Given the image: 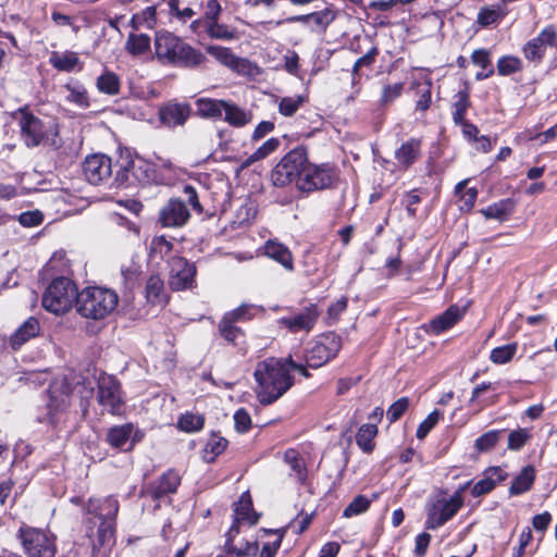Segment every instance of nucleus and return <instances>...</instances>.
<instances>
[{"instance_id":"13","label":"nucleus","mask_w":557,"mask_h":557,"mask_svg":"<svg viewBox=\"0 0 557 557\" xmlns=\"http://www.w3.org/2000/svg\"><path fill=\"white\" fill-rule=\"evenodd\" d=\"M98 403L110 413H117L123 405L121 386L119 381L108 374H100L98 377Z\"/></svg>"},{"instance_id":"50","label":"nucleus","mask_w":557,"mask_h":557,"mask_svg":"<svg viewBox=\"0 0 557 557\" xmlns=\"http://www.w3.org/2000/svg\"><path fill=\"white\" fill-rule=\"evenodd\" d=\"M219 332L225 341L232 344H236L237 339L243 336L242 330L225 318H222L219 323Z\"/></svg>"},{"instance_id":"63","label":"nucleus","mask_w":557,"mask_h":557,"mask_svg":"<svg viewBox=\"0 0 557 557\" xmlns=\"http://www.w3.org/2000/svg\"><path fill=\"white\" fill-rule=\"evenodd\" d=\"M137 15L146 28H154L157 24V8L154 5L147 7L145 10L137 13Z\"/></svg>"},{"instance_id":"35","label":"nucleus","mask_w":557,"mask_h":557,"mask_svg":"<svg viewBox=\"0 0 557 557\" xmlns=\"http://www.w3.org/2000/svg\"><path fill=\"white\" fill-rule=\"evenodd\" d=\"M79 59L77 53L67 51L64 53L53 52L50 57L51 65L58 71L62 72H72L75 66L78 64Z\"/></svg>"},{"instance_id":"41","label":"nucleus","mask_w":557,"mask_h":557,"mask_svg":"<svg viewBox=\"0 0 557 557\" xmlns=\"http://www.w3.org/2000/svg\"><path fill=\"white\" fill-rule=\"evenodd\" d=\"M65 88L69 91L67 101L75 103L81 108L89 107V98L86 88L81 84H67Z\"/></svg>"},{"instance_id":"22","label":"nucleus","mask_w":557,"mask_h":557,"mask_svg":"<svg viewBox=\"0 0 557 557\" xmlns=\"http://www.w3.org/2000/svg\"><path fill=\"white\" fill-rule=\"evenodd\" d=\"M263 252L267 257L280 263L286 271L294 270L293 253L284 244L275 239H269L263 245Z\"/></svg>"},{"instance_id":"6","label":"nucleus","mask_w":557,"mask_h":557,"mask_svg":"<svg viewBox=\"0 0 557 557\" xmlns=\"http://www.w3.org/2000/svg\"><path fill=\"white\" fill-rule=\"evenodd\" d=\"M308 162V153L305 147H296L287 152L273 168L271 180L274 186L285 187L292 183L296 184L302 175Z\"/></svg>"},{"instance_id":"16","label":"nucleus","mask_w":557,"mask_h":557,"mask_svg":"<svg viewBox=\"0 0 557 557\" xmlns=\"http://www.w3.org/2000/svg\"><path fill=\"white\" fill-rule=\"evenodd\" d=\"M196 268L183 257H174L170 261L169 285L173 290L190 288L194 284Z\"/></svg>"},{"instance_id":"30","label":"nucleus","mask_w":557,"mask_h":557,"mask_svg":"<svg viewBox=\"0 0 557 557\" xmlns=\"http://www.w3.org/2000/svg\"><path fill=\"white\" fill-rule=\"evenodd\" d=\"M535 480V469L533 466H525L520 473L513 479L510 487V495H521L530 491Z\"/></svg>"},{"instance_id":"61","label":"nucleus","mask_w":557,"mask_h":557,"mask_svg":"<svg viewBox=\"0 0 557 557\" xmlns=\"http://www.w3.org/2000/svg\"><path fill=\"white\" fill-rule=\"evenodd\" d=\"M431 103V83L419 85V99L416 104V109L419 111H425L429 109Z\"/></svg>"},{"instance_id":"5","label":"nucleus","mask_w":557,"mask_h":557,"mask_svg":"<svg viewBox=\"0 0 557 557\" xmlns=\"http://www.w3.org/2000/svg\"><path fill=\"white\" fill-rule=\"evenodd\" d=\"M116 166L114 181L119 186L145 185L154 180V166L143 158H133L128 151L121 153Z\"/></svg>"},{"instance_id":"18","label":"nucleus","mask_w":557,"mask_h":557,"mask_svg":"<svg viewBox=\"0 0 557 557\" xmlns=\"http://www.w3.org/2000/svg\"><path fill=\"white\" fill-rule=\"evenodd\" d=\"M191 114V107L187 102L169 101L159 108L160 122L169 127L183 126Z\"/></svg>"},{"instance_id":"34","label":"nucleus","mask_w":557,"mask_h":557,"mask_svg":"<svg viewBox=\"0 0 557 557\" xmlns=\"http://www.w3.org/2000/svg\"><path fill=\"white\" fill-rule=\"evenodd\" d=\"M96 86L100 92L114 96L120 92L121 82L115 73L111 71H104L97 78Z\"/></svg>"},{"instance_id":"39","label":"nucleus","mask_w":557,"mask_h":557,"mask_svg":"<svg viewBox=\"0 0 557 557\" xmlns=\"http://www.w3.org/2000/svg\"><path fill=\"white\" fill-rule=\"evenodd\" d=\"M456 100L453 104V121L455 124L463 123L466 120V113L470 106L469 94L467 90H460L455 96Z\"/></svg>"},{"instance_id":"55","label":"nucleus","mask_w":557,"mask_h":557,"mask_svg":"<svg viewBox=\"0 0 557 557\" xmlns=\"http://www.w3.org/2000/svg\"><path fill=\"white\" fill-rule=\"evenodd\" d=\"M442 417L441 411L433 410L418 426L416 436L423 440L431 430L437 424Z\"/></svg>"},{"instance_id":"44","label":"nucleus","mask_w":557,"mask_h":557,"mask_svg":"<svg viewBox=\"0 0 557 557\" xmlns=\"http://www.w3.org/2000/svg\"><path fill=\"white\" fill-rule=\"evenodd\" d=\"M522 70V62L518 57L504 55L497 61V71L502 76H507Z\"/></svg>"},{"instance_id":"20","label":"nucleus","mask_w":557,"mask_h":557,"mask_svg":"<svg viewBox=\"0 0 557 557\" xmlns=\"http://www.w3.org/2000/svg\"><path fill=\"white\" fill-rule=\"evenodd\" d=\"M180 484V474L175 470L170 469L150 484L148 493L153 499H161L170 494L176 493Z\"/></svg>"},{"instance_id":"54","label":"nucleus","mask_w":557,"mask_h":557,"mask_svg":"<svg viewBox=\"0 0 557 557\" xmlns=\"http://www.w3.org/2000/svg\"><path fill=\"white\" fill-rule=\"evenodd\" d=\"M410 400L408 397H400L395 403H393L386 411L387 420L393 423L401 418V416L407 411L409 407Z\"/></svg>"},{"instance_id":"47","label":"nucleus","mask_w":557,"mask_h":557,"mask_svg":"<svg viewBox=\"0 0 557 557\" xmlns=\"http://www.w3.org/2000/svg\"><path fill=\"white\" fill-rule=\"evenodd\" d=\"M203 423L205 419L201 414L188 412L180 418L177 425L181 430L190 433L201 430Z\"/></svg>"},{"instance_id":"8","label":"nucleus","mask_w":557,"mask_h":557,"mask_svg":"<svg viewBox=\"0 0 557 557\" xmlns=\"http://www.w3.org/2000/svg\"><path fill=\"white\" fill-rule=\"evenodd\" d=\"M119 511V502L113 497L103 499L90 498L87 505V512L98 517L101 522L98 527L97 535L100 545L110 542L114 533L113 521Z\"/></svg>"},{"instance_id":"58","label":"nucleus","mask_w":557,"mask_h":557,"mask_svg":"<svg viewBox=\"0 0 557 557\" xmlns=\"http://www.w3.org/2000/svg\"><path fill=\"white\" fill-rule=\"evenodd\" d=\"M309 17L315 25L325 29L335 20V14L331 10L324 9L309 13Z\"/></svg>"},{"instance_id":"2","label":"nucleus","mask_w":557,"mask_h":557,"mask_svg":"<svg viewBox=\"0 0 557 557\" xmlns=\"http://www.w3.org/2000/svg\"><path fill=\"white\" fill-rule=\"evenodd\" d=\"M21 138L27 148L40 145L58 149L61 147L59 125L52 119L41 120L27 109H22L17 114Z\"/></svg>"},{"instance_id":"38","label":"nucleus","mask_w":557,"mask_h":557,"mask_svg":"<svg viewBox=\"0 0 557 557\" xmlns=\"http://www.w3.org/2000/svg\"><path fill=\"white\" fill-rule=\"evenodd\" d=\"M126 49L133 55H139L150 49V37L146 34H129Z\"/></svg>"},{"instance_id":"27","label":"nucleus","mask_w":557,"mask_h":557,"mask_svg":"<svg viewBox=\"0 0 557 557\" xmlns=\"http://www.w3.org/2000/svg\"><path fill=\"white\" fill-rule=\"evenodd\" d=\"M226 101L223 99L199 98L195 102L197 114L205 119L222 120Z\"/></svg>"},{"instance_id":"49","label":"nucleus","mask_w":557,"mask_h":557,"mask_svg":"<svg viewBox=\"0 0 557 557\" xmlns=\"http://www.w3.org/2000/svg\"><path fill=\"white\" fill-rule=\"evenodd\" d=\"M70 406V395L67 393H61L60 399L57 396V391L52 389L50 395V401L48 404L50 421L54 422V416L59 411L65 410Z\"/></svg>"},{"instance_id":"42","label":"nucleus","mask_w":557,"mask_h":557,"mask_svg":"<svg viewBox=\"0 0 557 557\" xmlns=\"http://www.w3.org/2000/svg\"><path fill=\"white\" fill-rule=\"evenodd\" d=\"M226 446L227 441L224 437L212 434L205 447V459L213 461L216 456L224 451Z\"/></svg>"},{"instance_id":"43","label":"nucleus","mask_w":557,"mask_h":557,"mask_svg":"<svg viewBox=\"0 0 557 557\" xmlns=\"http://www.w3.org/2000/svg\"><path fill=\"white\" fill-rule=\"evenodd\" d=\"M280 144L281 141L278 138L272 137L268 139L253 153L249 156V158L247 159V163L250 164L262 159H265L267 157H269L271 153L278 149Z\"/></svg>"},{"instance_id":"37","label":"nucleus","mask_w":557,"mask_h":557,"mask_svg":"<svg viewBox=\"0 0 557 557\" xmlns=\"http://www.w3.org/2000/svg\"><path fill=\"white\" fill-rule=\"evenodd\" d=\"M517 350V343L495 347L490 354V360L495 364H506L513 359Z\"/></svg>"},{"instance_id":"23","label":"nucleus","mask_w":557,"mask_h":557,"mask_svg":"<svg viewBox=\"0 0 557 557\" xmlns=\"http://www.w3.org/2000/svg\"><path fill=\"white\" fill-rule=\"evenodd\" d=\"M133 424L126 423L123 425H115L108 430L107 442L113 448L120 450H131L133 448V441L131 436L133 434Z\"/></svg>"},{"instance_id":"1","label":"nucleus","mask_w":557,"mask_h":557,"mask_svg":"<svg viewBox=\"0 0 557 557\" xmlns=\"http://www.w3.org/2000/svg\"><path fill=\"white\" fill-rule=\"evenodd\" d=\"M258 383V398L261 404L270 405L282 397L293 385L286 358H267L255 370Z\"/></svg>"},{"instance_id":"25","label":"nucleus","mask_w":557,"mask_h":557,"mask_svg":"<svg viewBox=\"0 0 557 557\" xmlns=\"http://www.w3.org/2000/svg\"><path fill=\"white\" fill-rule=\"evenodd\" d=\"M421 156V140L410 138L395 151V159L397 164L407 170L410 168Z\"/></svg>"},{"instance_id":"14","label":"nucleus","mask_w":557,"mask_h":557,"mask_svg":"<svg viewBox=\"0 0 557 557\" xmlns=\"http://www.w3.org/2000/svg\"><path fill=\"white\" fill-rule=\"evenodd\" d=\"M320 311L317 305H309L300 311L295 312L287 317H282L277 320L278 324L285 327L288 332L297 334L300 332L309 333L317 324Z\"/></svg>"},{"instance_id":"51","label":"nucleus","mask_w":557,"mask_h":557,"mask_svg":"<svg viewBox=\"0 0 557 557\" xmlns=\"http://www.w3.org/2000/svg\"><path fill=\"white\" fill-rule=\"evenodd\" d=\"M505 12L500 10V8H488L484 7L480 10L478 14V23L481 26H490L499 22L504 16Z\"/></svg>"},{"instance_id":"59","label":"nucleus","mask_w":557,"mask_h":557,"mask_svg":"<svg viewBox=\"0 0 557 557\" xmlns=\"http://www.w3.org/2000/svg\"><path fill=\"white\" fill-rule=\"evenodd\" d=\"M234 422L236 431L245 433L251 426L250 414L245 409L240 408L234 414Z\"/></svg>"},{"instance_id":"46","label":"nucleus","mask_w":557,"mask_h":557,"mask_svg":"<svg viewBox=\"0 0 557 557\" xmlns=\"http://www.w3.org/2000/svg\"><path fill=\"white\" fill-rule=\"evenodd\" d=\"M257 307L249 304H243L236 309L226 312L223 318L236 323L242 321H248L253 318Z\"/></svg>"},{"instance_id":"7","label":"nucleus","mask_w":557,"mask_h":557,"mask_svg":"<svg viewBox=\"0 0 557 557\" xmlns=\"http://www.w3.org/2000/svg\"><path fill=\"white\" fill-rule=\"evenodd\" d=\"M18 537L28 557H54L57 553L55 536L48 531L22 527Z\"/></svg>"},{"instance_id":"4","label":"nucleus","mask_w":557,"mask_h":557,"mask_svg":"<svg viewBox=\"0 0 557 557\" xmlns=\"http://www.w3.org/2000/svg\"><path fill=\"white\" fill-rule=\"evenodd\" d=\"M78 294L76 284L70 277L58 276L46 288L41 304L47 311L60 315L67 312L74 301L77 302Z\"/></svg>"},{"instance_id":"15","label":"nucleus","mask_w":557,"mask_h":557,"mask_svg":"<svg viewBox=\"0 0 557 557\" xmlns=\"http://www.w3.org/2000/svg\"><path fill=\"white\" fill-rule=\"evenodd\" d=\"M83 174L91 185H100L111 178L112 161L103 153H95L86 157L83 162Z\"/></svg>"},{"instance_id":"48","label":"nucleus","mask_w":557,"mask_h":557,"mask_svg":"<svg viewBox=\"0 0 557 557\" xmlns=\"http://www.w3.org/2000/svg\"><path fill=\"white\" fill-rule=\"evenodd\" d=\"M371 500L364 495L356 496L348 506L344 509L343 516L345 518H351L354 516L366 512L370 507Z\"/></svg>"},{"instance_id":"26","label":"nucleus","mask_w":557,"mask_h":557,"mask_svg":"<svg viewBox=\"0 0 557 557\" xmlns=\"http://www.w3.org/2000/svg\"><path fill=\"white\" fill-rule=\"evenodd\" d=\"M507 478L506 472L500 467H492L484 473V478L478 481L472 490L471 494L474 497L485 495L493 491L497 482L504 481Z\"/></svg>"},{"instance_id":"62","label":"nucleus","mask_w":557,"mask_h":557,"mask_svg":"<svg viewBox=\"0 0 557 557\" xmlns=\"http://www.w3.org/2000/svg\"><path fill=\"white\" fill-rule=\"evenodd\" d=\"M471 61L474 65L480 66L483 70L492 67L491 53L486 49L474 50L471 54Z\"/></svg>"},{"instance_id":"64","label":"nucleus","mask_w":557,"mask_h":557,"mask_svg":"<svg viewBox=\"0 0 557 557\" xmlns=\"http://www.w3.org/2000/svg\"><path fill=\"white\" fill-rule=\"evenodd\" d=\"M532 539L533 536L531 529L529 527L523 529L519 536V545L517 548H515L512 557H522L525 553L527 546L530 544Z\"/></svg>"},{"instance_id":"21","label":"nucleus","mask_w":557,"mask_h":557,"mask_svg":"<svg viewBox=\"0 0 557 557\" xmlns=\"http://www.w3.org/2000/svg\"><path fill=\"white\" fill-rule=\"evenodd\" d=\"M461 318L462 312L459 307L450 306L442 314L432 319L428 324H424L423 329L429 334L438 335L451 329Z\"/></svg>"},{"instance_id":"3","label":"nucleus","mask_w":557,"mask_h":557,"mask_svg":"<svg viewBox=\"0 0 557 557\" xmlns=\"http://www.w3.org/2000/svg\"><path fill=\"white\" fill-rule=\"evenodd\" d=\"M117 302L119 296L113 289L90 286L79 292L76 310L83 318L101 320L116 308Z\"/></svg>"},{"instance_id":"10","label":"nucleus","mask_w":557,"mask_h":557,"mask_svg":"<svg viewBox=\"0 0 557 557\" xmlns=\"http://www.w3.org/2000/svg\"><path fill=\"white\" fill-rule=\"evenodd\" d=\"M335 178L333 166L329 163L312 164L307 162L302 175L296 181L298 190L309 194L315 190L329 188Z\"/></svg>"},{"instance_id":"9","label":"nucleus","mask_w":557,"mask_h":557,"mask_svg":"<svg viewBox=\"0 0 557 557\" xmlns=\"http://www.w3.org/2000/svg\"><path fill=\"white\" fill-rule=\"evenodd\" d=\"M341 338L334 333L322 334L306 349L305 360L309 368H320L336 357L341 349Z\"/></svg>"},{"instance_id":"31","label":"nucleus","mask_w":557,"mask_h":557,"mask_svg":"<svg viewBox=\"0 0 557 557\" xmlns=\"http://www.w3.org/2000/svg\"><path fill=\"white\" fill-rule=\"evenodd\" d=\"M206 50L221 64L230 69H237L239 63L243 61L240 58L236 57L230 48L226 47L208 46Z\"/></svg>"},{"instance_id":"53","label":"nucleus","mask_w":557,"mask_h":557,"mask_svg":"<svg viewBox=\"0 0 557 557\" xmlns=\"http://www.w3.org/2000/svg\"><path fill=\"white\" fill-rule=\"evenodd\" d=\"M510 201L502 200L482 210L486 219L504 220L510 213Z\"/></svg>"},{"instance_id":"57","label":"nucleus","mask_w":557,"mask_h":557,"mask_svg":"<svg viewBox=\"0 0 557 557\" xmlns=\"http://www.w3.org/2000/svg\"><path fill=\"white\" fill-rule=\"evenodd\" d=\"M404 84L403 83H396L394 85H386L383 88L382 96H381V104L387 106L395 101L403 92Z\"/></svg>"},{"instance_id":"36","label":"nucleus","mask_w":557,"mask_h":557,"mask_svg":"<svg viewBox=\"0 0 557 557\" xmlns=\"http://www.w3.org/2000/svg\"><path fill=\"white\" fill-rule=\"evenodd\" d=\"M146 297L151 304H161L164 300V283L159 275H151L146 283Z\"/></svg>"},{"instance_id":"52","label":"nucleus","mask_w":557,"mask_h":557,"mask_svg":"<svg viewBox=\"0 0 557 557\" xmlns=\"http://www.w3.org/2000/svg\"><path fill=\"white\" fill-rule=\"evenodd\" d=\"M305 102L302 96L283 97L278 101V112L284 116H293Z\"/></svg>"},{"instance_id":"40","label":"nucleus","mask_w":557,"mask_h":557,"mask_svg":"<svg viewBox=\"0 0 557 557\" xmlns=\"http://www.w3.org/2000/svg\"><path fill=\"white\" fill-rule=\"evenodd\" d=\"M503 430H491L484 434H482L480 437H478L474 442V448L478 453H487L492 450L495 445L498 443Z\"/></svg>"},{"instance_id":"33","label":"nucleus","mask_w":557,"mask_h":557,"mask_svg":"<svg viewBox=\"0 0 557 557\" xmlns=\"http://www.w3.org/2000/svg\"><path fill=\"white\" fill-rule=\"evenodd\" d=\"M377 433V428L374 424H362L357 433L356 442L362 451L370 454L374 449V437Z\"/></svg>"},{"instance_id":"17","label":"nucleus","mask_w":557,"mask_h":557,"mask_svg":"<svg viewBox=\"0 0 557 557\" xmlns=\"http://www.w3.org/2000/svg\"><path fill=\"white\" fill-rule=\"evenodd\" d=\"M189 219V209L180 198H171L159 212V222L163 227H182Z\"/></svg>"},{"instance_id":"56","label":"nucleus","mask_w":557,"mask_h":557,"mask_svg":"<svg viewBox=\"0 0 557 557\" xmlns=\"http://www.w3.org/2000/svg\"><path fill=\"white\" fill-rule=\"evenodd\" d=\"M529 438L530 433L525 429L512 431L508 435V448L510 450H520Z\"/></svg>"},{"instance_id":"32","label":"nucleus","mask_w":557,"mask_h":557,"mask_svg":"<svg viewBox=\"0 0 557 557\" xmlns=\"http://www.w3.org/2000/svg\"><path fill=\"white\" fill-rule=\"evenodd\" d=\"M235 518L247 521L249 524H256L259 516L252 509V503L248 493L240 496L238 504L234 509Z\"/></svg>"},{"instance_id":"12","label":"nucleus","mask_w":557,"mask_h":557,"mask_svg":"<svg viewBox=\"0 0 557 557\" xmlns=\"http://www.w3.org/2000/svg\"><path fill=\"white\" fill-rule=\"evenodd\" d=\"M557 45V29L554 25L545 26L536 37L528 40L522 47V53L525 60L539 65L546 55L547 47Z\"/></svg>"},{"instance_id":"28","label":"nucleus","mask_w":557,"mask_h":557,"mask_svg":"<svg viewBox=\"0 0 557 557\" xmlns=\"http://www.w3.org/2000/svg\"><path fill=\"white\" fill-rule=\"evenodd\" d=\"M252 112L247 111L232 101H226L222 120L233 127H244L252 121Z\"/></svg>"},{"instance_id":"11","label":"nucleus","mask_w":557,"mask_h":557,"mask_svg":"<svg viewBox=\"0 0 557 557\" xmlns=\"http://www.w3.org/2000/svg\"><path fill=\"white\" fill-rule=\"evenodd\" d=\"M463 502L460 491H457L453 496L441 498L428 507L425 528L435 530L444 525L450 520L461 508Z\"/></svg>"},{"instance_id":"24","label":"nucleus","mask_w":557,"mask_h":557,"mask_svg":"<svg viewBox=\"0 0 557 557\" xmlns=\"http://www.w3.org/2000/svg\"><path fill=\"white\" fill-rule=\"evenodd\" d=\"M39 333V321L36 318L30 317L10 336V346L12 349L17 350L30 338L38 336Z\"/></svg>"},{"instance_id":"45","label":"nucleus","mask_w":557,"mask_h":557,"mask_svg":"<svg viewBox=\"0 0 557 557\" xmlns=\"http://www.w3.org/2000/svg\"><path fill=\"white\" fill-rule=\"evenodd\" d=\"M206 30L214 39L232 40L235 38V30L227 25L220 24L218 21L208 22Z\"/></svg>"},{"instance_id":"29","label":"nucleus","mask_w":557,"mask_h":557,"mask_svg":"<svg viewBox=\"0 0 557 557\" xmlns=\"http://www.w3.org/2000/svg\"><path fill=\"white\" fill-rule=\"evenodd\" d=\"M177 55L173 64L184 67H195L205 62V54L193 48L190 45L182 41Z\"/></svg>"},{"instance_id":"19","label":"nucleus","mask_w":557,"mask_h":557,"mask_svg":"<svg viewBox=\"0 0 557 557\" xmlns=\"http://www.w3.org/2000/svg\"><path fill=\"white\" fill-rule=\"evenodd\" d=\"M181 40L173 33L160 30L156 33L154 50L159 60L173 64L181 47Z\"/></svg>"},{"instance_id":"60","label":"nucleus","mask_w":557,"mask_h":557,"mask_svg":"<svg viewBox=\"0 0 557 557\" xmlns=\"http://www.w3.org/2000/svg\"><path fill=\"white\" fill-rule=\"evenodd\" d=\"M259 550L258 543L255 542H248L246 541L244 544L236 545L235 549L231 552L232 554H235L236 557H255Z\"/></svg>"}]
</instances>
